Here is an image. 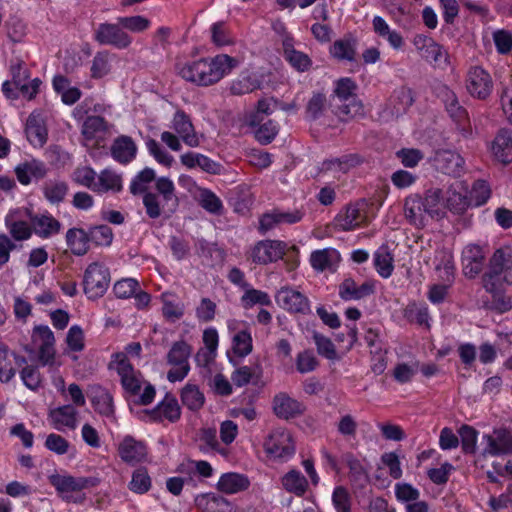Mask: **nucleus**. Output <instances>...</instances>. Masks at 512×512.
<instances>
[{
  "instance_id": "nucleus-1",
  "label": "nucleus",
  "mask_w": 512,
  "mask_h": 512,
  "mask_svg": "<svg viewBox=\"0 0 512 512\" xmlns=\"http://www.w3.org/2000/svg\"><path fill=\"white\" fill-rule=\"evenodd\" d=\"M237 65V60L229 55L220 54L214 58H201L178 67V74L186 81L198 86L217 83Z\"/></svg>"
},
{
  "instance_id": "nucleus-2",
  "label": "nucleus",
  "mask_w": 512,
  "mask_h": 512,
  "mask_svg": "<svg viewBox=\"0 0 512 512\" xmlns=\"http://www.w3.org/2000/svg\"><path fill=\"white\" fill-rule=\"evenodd\" d=\"M356 89L351 78H341L336 83L330 104L336 108L335 114L341 121L364 115L363 104L356 98Z\"/></svg>"
},
{
  "instance_id": "nucleus-3",
  "label": "nucleus",
  "mask_w": 512,
  "mask_h": 512,
  "mask_svg": "<svg viewBox=\"0 0 512 512\" xmlns=\"http://www.w3.org/2000/svg\"><path fill=\"white\" fill-rule=\"evenodd\" d=\"M110 281L109 269L103 264L93 262L84 272V293L92 300L100 298L107 291Z\"/></svg>"
},
{
  "instance_id": "nucleus-4",
  "label": "nucleus",
  "mask_w": 512,
  "mask_h": 512,
  "mask_svg": "<svg viewBox=\"0 0 512 512\" xmlns=\"http://www.w3.org/2000/svg\"><path fill=\"white\" fill-rule=\"evenodd\" d=\"M192 348L184 340L176 341L173 343L171 349L167 354V363L174 366L173 369L167 373V379L174 383L182 381L189 373V357Z\"/></svg>"
},
{
  "instance_id": "nucleus-5",
  "label": "nucleus",
  "mask_w": 512,
  "mask_h": 512,
  "mask_svg": "<svg viewBox=\"0 0 512 512\" xmlns=\"http://www.w3.org/2000/svg\"><path fill=\"white\" fill-rule=\"evenodd\" d=\"M445 109L456 125L457 131L464 139L473 136V130L467 110L460 105L456 94L447 87L442 90Z\"/></svg>"
},
{
  "instance_id": "nucleus-6",
  "label": "nucleus",
  "mask_w": 512,
  "mask_h": 512,
  "mask_svg": "<svg viewBox=\"0 0 512 512\" xmlns=\"http://www.w3.org/2000/svg\"><path fill=\"white\" fill-rule=\"evenodd\" d=\"M286 243L278 240L259 241L252 249V260L256 264L266 265L283 259L286 254Z\"/></svg>"
},
{
  "instance_id": "nucleus-7",
  "label": "nucleus",
  "mask_w": 512,
  "mask_h": 512,
  "mask_svg": "<svg viewBox=\"0 0 512 512\" xmlns=\"http://www.w3.org/2000/svg\"><path fill=\"white\" fill-rule=\"evenodd\" d=\"M32 342L39 345V361L42 365H52L55 356V337L47 325H36L32 332Z\"/></svg>"
},
{
  "instance_id": "nucleus-8",
  "label": "nucleus",
  "mask_w": 512,
  "mask_h": 512,
  "mask_svg": "<svg viewBox=\"0 0 512 512\" xmlns=\"http://www.w3.org/2000/svg\"><path fill=\"white\" fill-rule=\"evenodd\" d=\"M114 357L117 362L116 370L121 378V385L124 391L130 396H137L141 390V381L133 365L130 363L125 353H116ZM138 374L140 375L139 372Z\"/></svg>"
},
{
  "instance_id": "nucleus-9",
  "label": "nucleus",
  "mask_w": 512,
  "mask_h": 512,
  "mask_svg": "<svg viewBox=\"0 0 512 512\" xmlns=\"http://www.w3.org/2000/svg\"><path fill=\"white\" fill-rule=\"evenodd\" d=\"M264 449L274 458H286L295 453V444L288 431H275L266 439Z\"/></svg>"
},
{
  "instance_id": "nucleus-10",
  "label": "nucleus",
  "mask_w": 512,
  "mask_h": 512,
  "mask_svg": "<svg viewBox=\"0 0 512 512\" xmlns=\"http://www.w3.org/2000/svg\"><path fill=\"white\" fill-rule=\"evenodd\" d=\"M10 73L12 81H5L2 83V92L7 98L15 99L18 97V92L26 94L29 92V85L26 83L28 78V70L23 67V61L17 59L15 63L10 65Z\"/></svg>"
},
{
  "instance_id": "nucleus-11",
  "label": "nucleus",
  "mask_w": 512,
  "mask_h": 512,
  "mask_svg": "<svg viewBox=\"0 0 512 512\" xmlns=\"http://www.w3.org/2000/svg\"><path fill=\"white\" fill-rule=\"evenodd\" d=\"M487 446L484 448L483 456H501L512 454V433L505 429H495L492 435H484Z\"/></svg>"
},
{
  "instance_id": "nucleus-12",
  "label": "nucleus",
  "mask_w": 512,
  "mask_h": 512,
  "mask_svg": "<svg viewBox=\"0 0 512 512\" xmlns=\"http://www.w3.org/2000/svg\"><path fill=\"white\" fill-rule=\"evenodd\" d=\"M95 39L102 45H112L117 48H126L130 45L131 39L119 25L101 23L95 32Z\"/></svg>"
},
{
  "instance_id": "nucleus-13",
  "label": "nucleus",
  "mask_w": 512,
  "mask_h": 512,
  "mask_svg": "<svg viewBox=\"0 0 512 512\" xmlns=\"http://www.w3.org/2000/svg\"><path fill=\"white\" fill-rule=\"evenodd\" d=\"M492 87V79L484 69L474 67L469 71L467 90L471 96L485 100L491 94Z\"/></svg>"
},
{
  "instance_id": "nucleus-14",
  "label": "nucleus",
  "mask_w": 512,
  "mask_h": 512,
  "mask_svg": "<svg viewBox=\"0 0 512 512\" xmlns=\"http://www.w3.org/2000/svg\"><path fill=\"white\" fill-rule=\"evenodd\" d=\"M273 411L278 418L289 420L304 414L306 406L286 393H279L273 398Z\"/></svg>"
},
{
  "instance_id": "nucleus-15",
  "label": "nucleus",
  "mask_w": 512,
  "mask_h": 512,
  "mask_svg": "<svg viewBox=\"0 0 512 512\" xmlns=\"http://www.w3.org/2000/svg\"><path fill=\"white\" fill-rule=\"evenodd\" d=\"M486 255L477 244L466 246L462 252L463 273L468 278H475L483 269Z\"/></svg>"
},
{
  "instance_id": "nucleus-16",
  "label": "nucleus",
  "mask_w": 512,
  "mask_h": 512,
  "mask_svg": "<svg viewBox=\"0 0 512 512\" xmlns=\"http://www.w3.org/2000/svg\"><path fill=\"white\" fill-rule=\"evenodd\" d=\"M277 301L284 309L292 313L307 314L310 312L308 298L292 288H281L277 294Z\"/></svg>"
},
{
  "instance_id": "nucleus-17",
  "label": "nucleus",
  "mask_w": 512,
  "mask_h": 512,
  "mask_svg": "<svg viewBox=\"0 0 512 512\" xmlns=\"http://www.w3.org/2000/svg\"><path fill=\"white\" fill-rule=\"evenodd\" d=\"M375 293V282L365 281L357 286L355 280L351 277L345 278L339 285V296L344 301L360 300Z\"/></svg>"
},
{
  "instance_id": "nucleus-18",
  "label": "nucleus",
  "mask_w": 512,
  "mask_h": 512,
  "mask_svg": "<svg viewBox=\"0 0 512 512\" xmlns=\"http://www.w3.org/2000/svg\"><path fill=\"white\" fill-rule=\"evenodd\" d=\"M433 163L437 171L446 175L457 176L462 171L464 161L463 158L454 151L439 150L435 153Z\"/></svg>"
},
{
  "instance_id": "nucleus-19",
  "label": "nucleus",
  "mask_w": 512,
  "mask_h": 512,
  "mask_svg": "<svg viewBox=\"0 0 512 512\" xmlns=\"http://www.w3.org/2000/svg\"><path fill=\"white\" fill-rule=\"evenodd\" d=\"M283 55L286 61L298 72L304 73L311 69V58L294 48V39L292 36H285L282 41Z\"/></svg>"
},
{
  "instance_id": "nucleus-20",
  "label": "nucleus",
  "mask_w": 512,
  "mask_h": 512,
  "mask_svg": "<svg viewBox=\"0 0 512 512\" xmlns=\"http://www.w3.org/2000/svg\"><path fill=\"white\" fill-rule=\"evenodd\" d=\"M343 463L349 468V481L356 489L365 488L369 482V474L366 468L362 465L361 461L354 456L351 452H346L341 456Z\"/></svg>"
},
{
  "instance_id": "nucleus-21",
  "label": "nucleus",
  "mask_w": 512,
  "mask_h": 512,
  "mask_svg": "<svg viewBox=\"0 0 512 512\" xmlns=\"http://www.w3.org/2000/svg\"><path fill=\"white\" fill-rule=\"evenodd\" d=\"M153 421H161L162 418L170 422H176L181 417V408L175 396L167 393L165 398L152 410H146Z\"/></svg>"
},
{
  "instance_id": "nucleus-22",
  "label": "nucleus",
  "mask_w": 512,
  "mask_h": 512,
  "mask_svg": "<svg viewBox=\"0 0 512 512\" xmlns=\"http://www.w3.org/2000/svg\"><path fill=\"white\" fill-rule=\"evenodd\" d=\"M118 452L124 462L135 464L146 458L147 447L142 441L128 435L119 444Z\"/></svg>"
},
{
  "instance_id": "nucleus-23",
  "label": "nucleus",
  "mask_w": 512,
  "mask_h": 512,
  "mask_svg": "<svg viewBox=\"0 0 512 512\" xmlns=\"http://www.w3.org/2000/svg\"><path fill=\"white\" fill-rule=\"evenodd\" d=\"M25 133L28 141L34 146H43L47 141V128L42 115L32 112L26 121Z\"/></svg>"
},
{
  "instance_id": "nucleus-24",
  "label": "nucleus",
  "mask_w": 512,
  "mask_h": 512,
  "mask_svg": "<svg viewBox=\"0 0 512 512\" xmlns=\"http://www.w3.org/2000/svg\"><path fill=\"white\" fill-rule=\"evenodd\" d=\"M492 153L497 161L507 165L512 162V135L508 129H500L496 134L492 146Z\"/></svg>"
},
{
  "instance_id": "nucleus-25",
  "label": "nucleus",
  "mask_w": 512,
  "mask_h": 512,
  "mask_svg": "<svg viewBox=\"0 0 512 512\" xmlns=\"http://www.w3.org/2000/svg\"><path fill=\"white\" fill-rule=\"evenodd\" d=\"M173 129L188 146L197 147L199 145V140L191 119L183 110H178L175 113L173 118Z\"/></svg>"
},
{
  "instance_id": "nucleus-26",
  "label": "nucleus",
  "mask_w": 512,
  "mask_h": 512,
  "mask_svg": "<svg viewBox=\"0 0 512 512\" xmlns=\"http://www.w3.org/2000/svg\"><path fill=\"white\" fill-rule=\"evenodd\" d=\"M489 268L496 269L504 273L503 280L507 284H512V249L510 247H501L495 250L489 260Z\"/></svg>"
},
{
  "instance_id": "nucleus-27",
  "label": "nucleus",
  "mask_w": 512,
  "mask_h": 512,
  "mask_svg": "<svg viewBox=\"0 0 512 512\" xmlns=\"http://www.w3.org/2000/svg\"><path fill=\"white\" fill-rule=\"evenodd\" d=\"M50 483L60 492L81 491L88 486H94L95 482L92 478L63 476L59 474L49 477Z\"/></svg>"
},
{
  "instance_id": "nucleus-28",
  "label": "nucleus",
  "mask_w": 512,
  "mask_h": 512,
  "mask_svg": "<svg viewBox=\"0 0 512 512\" xmlns=\"http://www.w3.org/2000/svg\"><path fill=\"white\" fill-rule=\"evenodd\" d=\"M425 213L430 218L442 219L446 215L445 204L443 202V192L440 188H431L426 191L422 198Z\"/></svg>"
},
{
  "instance_id": "nucleus-29",
  "label": "nucleus",
  "mask_w": 512,
  "mask_h": 512,
  "mask_svg": "<svg viewBox=\"0 0 512 512\" xmlns=\"http://www.w3.org/2000/svg\"><path fill=\"white\" fill-rule=\"evenodd\" d=\"M77 411L72 405H64L50 410L49 417L57 430L62 427L75 429L77 425Z\"/></svg>"
},
{
  "instance_id": "nucleus-30",
  "label": "nucleus",
  "mask_w": 512,
  "mask_h": 512,
  "mask_svg": "<svg viewBox=\"0 0 512 512\" xmlns=\"http://www.w3.org/2000/svg\"><path fill=\"white\" fill-rule=\"evenodd\" d=\"M90 391L94 409L101 415H112L114 413L113 397L108 390L100 385H93Z\"/></svg>"
},
{
  "instance_id": "nucleus-31",
  "label": "nucleus",
  "mask_w": 512,
  "mask_h": 512,
  "mask_svg": "<svg viewBox=\"0 0 512 512\" xmlns=\"http://www.w3.org/2000/svg\"><path fill=\"white\" fill-rule=\"evenodd\" d=\"M136 151L137 147L129 136L117 137L111 146L113 158L123 164L130 162L135 157Z\"/></svg>"
},
{
  "instance_id": "nucleus-32",
  "label": "nucleus",
  "mask_w": 512,
  "mask_h": 512,
  "mask_svg": "<svg viewBox=\"0 0 512 512\" xmlns=\"http://www.w3.org/2000/svg\"><path fill=\"white\" fill-rule=\"evenodd\" d=\"M250 485L247 476L239 473L223 474L217 484L218 489L226 494H234L246 490Z\"/></svg>"
},
{
  "instance_id": "nucleus-33",
  "label": "nucleus",
  "mask_w": 512,
  "mask_h": 512,
  "mask_svg": "<svg viewBox=\"0 0 512 512\" xmlns=\"http://www.w3.org/2000/svg\"><path fill=\"white\" fill-rule=\"evenodd\" d=\"M30 221L35 234L42 238L57 234L61 229V223L51 215H35Z\"/></svg>"
},
{
  "instance_id": "nucleus-34",
  "label": "nucleus",
  "mask_w": 512,
  "mask_h": 512,
  "mask_svg": "<svg viewBox=\"0 0 512 512\" xmlns=\"http://www.w3.org/2000/svg\"><path fill=\"white\" fill-rule=\"evenodd\" d=\"M67 245L76 256H83L89 250L88 232L82 228H71L66 233Z\"/></svg>"
},
{
  "instance_id": "nucleus-35",
  "label": "nucleus",
  "mask_w": 512,
  "mask_h": 512,
  "mask_svg": "<svg viewBox=\"0 0 512 512\" xmlns=\"http://www.w3.org/2000/svg\"><path fill=\"white\" fill-rule=\"evenodd\" d=\"M180 398L182 404L189 409L190 411L197 412L199 411L204 403L205 397L204 394L200 391L199 387L195 384H186L180 393Z\"/></svg>"
},
{
  "instance_id": "nucleus-36",
  "label": "nucleus",
  "mask_w": 512,
  "mask_h": 512,
  "mask_svg": "<svg viewBox=\"0 0 512 512\" xmlns=\"http://www.w3.org/2000/svg\"><path fill=\"white\" fill-rule=\"evenodd\" d=\"M392 104L391 113L396 117L406 113L408 108L413 105L414 97L412 90L406 87H400L395 90L390 98Z\"/></svg>"
},
{
  "instance_id": "nucleus-37",
  "label": "nucleus",
  "mask_w": 512,
  "mask_h": 512,
  "mask_svg": "<svg viewBox=\"0 0 512 512\" xmlns=\"http://www.w3.org/2000/svg\"><path fill=\"white\" fill-rule=\"evenodd\" d=\"M422 197L415 194L406 198L404 203L405 216L414 225H423L426 215Z\"/></svg>"
},
{
  "instance_id": "nucleus-38",
  "label": "nucleus",
  "mask_w": 512,
  "mask_h": 512,
  "mask_svg": "<svg viewBox=\"0 0 512 512\" xmlns=\"http://www.w3.org/2000/svg\"><path fill=\"white\" fill-rule=\"evenodd\" d=\"M156 190L162 197L163 207L168 206L170 212H174L178 206V198L175 194L173 182L167 177H160L156 180Z\"/></svg>"
},
{
  "instance_id": "nucleus-39",
  "label": "nucleus",
  "mask_w": 512,
  "mask_h": 512,
  "mask_svg": "<svg viewBox=\"0 0 512 512\" xmlns=\"http://www.w3.org/2000/svg\"><path fill=\"white\" fill-rule=\"evenodd\" d=\"M470 206V200L467 196V191H457L456 189L448 190V197L446 199L445 209H449L455 214H463Z\"/></svg>"
},
{
  "instance_id": "nucleus-40",
  "label": "nucleus",
  "mask_w": 512,
  "mask_h": 512,
  "mask_svg": "<svg viewBox=\"0 0 512 512\" xmlns=\"http://www.w3.org/2000/svg\"><path fill=\"white\" fill-rule=\"evenodd\" d=\"M374 265L378 274L383 278L391 276L393 266V256L386 246H382L374 255Z\"/></svg>"
},
{
  "instance_id": "nucleus-41",
  "label": "nucleus",
  "mask_w": 512,
  "mask_h": 512,
  "mask_svg": "<svg viewBox=\"0 0 512 512\" xmlns=\"http://www.w3.org/2000/svg\"><path fill=\"white\" fill-rule=\"evenodd\" d=\"M360 210L354 206H348L345 215L335 218L334 225L338 230L350 231L359 226L361 222Z\"/></svg>"
},
{
  "instance_id": "nucleus-42",
  "label": "nucleus",
  "mask_w": 512,
  "mask_h": 512,
  "mask_svg": "<svg viewBox=\"0 0 512 512\" xmlns=\"http://www.w3.org/2000/svg\"><path fill=\"white\" fill-rule=\"evenodd\" d=\"M282 484L287 491L293 492L298 496H302L306 492L308 486L307 479L296 470L288 472L283 477Z\"/></svg>"
},
{
  "instance_id": "nucleus-43",
  "label": "nucleus",
  "mask_w": 512,
  "mask_h": 512,
  "mask_svg": "<svg viewBox=\"0 0 512 512\" xmlns=\"http://www.w3.org/2000/svg\"><path fill=\"white\" fill-rule=\"evenodd\" d=\"M68 184L64 181H49L43 186V193L51 204H59L68 193Z\"/></svg>"
},
{
  "instance_id": "nucleus-44",
  "label": "nucleus",
  "mask_w": 512,
  "mask_h": 512,
  "mask_svg": "<svg viewBox=\"0 0 512 512\" xmlns=\"http://www.w3.org/2000/svg\"><path fill=\"white\" fill-rule=\"evenodd\" d=\"M173 296L172 293L165 292L161 295L163 303L162 314L169 321H176L182 318L184 315V304L181 302L175 303L170 298Z\"/></svg>"
},
{
  "instance_id": "nucleus-45",
  "label": "nucleus",
  "mask_w": 512,
  "mask_h": 512,
  "mask_svg": "<svg viewBox=\"0 0 512 512\" xmlns=\"http://www.w3.org/2000/svg\"><path fill=\"white\" fill-rule=\"evenodd\" d=\"M89 241L96 246H110L113 241V231L105 224L91 226L88 230Z\"/></svg>"
},
{
  "instance_id": "nucleus-46",
  "label": "nucleus",
  "mask_w": 512,
  "mask_h": 512,
  "mask_svg": "<svg viewBox=\"0 0 512 512\" xmlns=\"http://www.w3.org/2000/svg\"><path fill=\"white\" fill-rule=\"evenodd\" d=\"M107 129L106 121L101 116H88L82 125V135L87 140L94 139L99 133Z\"/></svg>"
},
{
  "instance_id": "nucleus-47",
  "label": "nucleus",
  "mask_w": 512,
  "mask_h": 512,
  "mask_svg": "<svg viewBox=\"0 0 512 512\" xmlns=\"http://www.w3.org/2000/svg\"><path fill=\"white\" fill-rule=\"evenodd\" d=\"M121 189V177L109 170L102 171L99 175L98 183L94 184V190L102 192H107L109 190L119 192Z\"/></svg>"
},
{
  "instance_id": "nucleus-48",
  "label": "nucleus",
  "mask_w": 512,
  "mask_h": 512,
  "mask_svg": "<svg viewBox=\"0 0 512 512\" xmlns=\"http://www.w3.org/2000/svg\"><path fill=\"white\" fill-rule=\"evenodd\" d=\"M254 128V137L262 145L270 144L278 134V127L272 120L263 121Z\"/></svg>"
},
{
  "instance_id": "nucleus-49",
  "label": "nucleus",
  "mask_w": 512,
  "mask_h": 512,
  "mask_svg": "<svg viewBox=\"0 0 512 512\" xmlns=\"http://www.w3.org/2000/svg\"><path fill=\"white\" fill-rule=\"evenodd\" d=\"M151 488V478L146 468L141 467L132 474L129 489L137 494H144Z\"/></svg>"
},
{
  "instance_id": "nucleus-50",
  "label": "nucleus",
  "mask_w": 512,
  "mask_h": 512,
  "mask_svg": "<svg viewBox=\"0 0 512 512\" xmlns=\"http://www.w3.org/2000/svg\"><path fill=\"white\" fill-rule=\"evenodd\" d=\"M458 433L461 438L462 450L465 454H474L476 452V443L478 431L467 424L462 425Z\"/></svg>"
},
{
  "instance_id": "nucleus-51",
  "label": "nucleus",
  "mask_w": 512,
  "mask_h": 512,
  "mask_svg": "<svg viewBox=\"0 0 512 512\" xmlns=\"http://www.w3.org/2000/svg\"><path fill=\"white\" fill-rule=\"evenodd\" d=\"M504 273L488 267V271L482 276V284L487 292L503 291L505 280H503Z\"/></svg>"
},
{
  "instance_id": "nucleus-52",
  "label": "nucleus",
  "mask_w": 512,
  "mask_h": 512,
  "mask_svg": "<svg viewBox=\"0 0 512 512\" xmlns=\"http://www.w3.org/2000/svg\"><path fill=\"white\" fill-rule=\"evenodd\" d=\"M252 337L247 330L239 331L233 337V351L239 357H245L252 352Z\"/></svg>"
},
{
  "instance_id": "nucleus-53",
  "label": "nucleus",
  "mask_w": 512,
  "mask_h": 512,
  "mask_svg": "<svg viewBox=\"0 0 512 512\" xmlns=\"http://www.w3.org/2000/svg\"><path fill=\"white\" fill-rule=\"evenodd\" d=\"M331 53L339 60L354 61L356 55L355 42L349 40H337L332 46Z\"/></svg>"
},
{
  "instance_id": "nucleus-54",
  "label": "nucleus",
  "mask_w": 512,
  "mask_h": 512,
  "mask_svg": "<svg viewBox=\"0 0 512 512\" xmlns=\"http://www.w3.org/2000/svg\"><path fill=\"white\" fill-rule=\"evenodd\" d=\"M111 70L108 52H98L92 61V78H102Z\"/></svg>"
},
{
  "instance_id": "nucleus-55",
  "label": "nucleus",
  "mask_w": 512,
  "mask_h": 512,
  "mask_svg": "<svg viewBox=\"0 0 512 512\" xmlns=\"http://www.w3.org/2000/svg\"><path fill=\"white\" fill-rule=\"evenodd\" d=\"M313 339H314L316 347H317V352L321 356H323L329 360H334L337 358L335 346H334L333 342L330 340V338L325 337L318 332H314Z\"/></svg>"
},
{
  "instance_id": "nucleus-56",
  "label": "nucleus",
  "mask_w": 512,
  "mask_h": 512,
  "mask_svg": "<svg viewBox=\"0 0 512 512\" xmlns=\"http://www.w3.org/2000/svg\"><path fill=\"white\" fill-rule=\"evenodd\" d=\"M241 300L245 308L252 307L255 304L264 306H269L271 304L270 297L266 292L253 288L247 289Z\"/></svg>"
},
{
  "instance_id": "nucleus-57",
  "label": "nucleus",
  "mask_w": 512,
  "mask_h": 512,
  "mask_svg": "<svg viewBox=\"0 0 512 512\" xmlns=\"http://www.w3.org/2000/svg\"><path fill=\"white\" fill-rule=\"evenodd\" d=\"M396 157L407 168H413L423 159V152L416 148H402L396 152Z\"/></svg>"
},
{
  "instance_id": "nucleus-58",
  "label": "nucleus",
  "mask_w": 512,
  "mask_h": 512,
  "mask_svg": "<svg viewBox=\"0 0 512 512\" xmlns=\"http://www.w3.org/2000/svg\"><path fill=\"white\" fill-rule=\"evenodd\" d=\"M327 99L323 93H315L307 103L306 111L313 120L318 119L326 107Z\"/></svg>"
},
{
  "instance_id": "nucleus-59",
  "label": "nucleus",
  "mask_w": 512,
  "mask_h": 512,
  "mask_svg": "<svg viewBox=\"0 0 512 512\" xmlns=\"http://www.w3.org/2000/svg\"><path fill=\"white\" fill-rule=\"evenodd\" d=\"M318 366V360L311 350H305L297 355L296 368L304 374L311 372Z\"/></svg>"
},
{
  "instance_id": "nucleus-60",
  "label": "nucleus",
  "mask_w": 512,
  "mask_h": 512,
  "mask_svg": "<svg viewBox=\"0 0 512 512\" xmlns=\"http://www.w3.org/2000/svg\"><path fill=\"white\" fill-rule=\"evenodd\" d=\"M7 37L13 42H21L25 36L26 27L21 19L17 17L10 18L6 23Z\"/></svg>"
},
{
  "instance_id": "nucleus-61",
  "label": "nucleus",
  "mask_w": 512,
  "mask_h": 512,
  "mask_svg": "<svg viewBox=\"0 0 512 512\" xmlns=\"http://www.w3.org/2000/svg\"><path fill=\"white\" fill-rule=\"evenodd\" d=\"M138 282L135 279L132 278H126L119 280L115 283L113 287L114 294L116 297L125 299L131 297L133 294H135L137 288H138Z\"/></svg>"
},
{
  "instance_id": "nucleus-62",
  "label": "nucleus",
  "mask_w": 512,
  "mask_h": 512,
  "mask_svg": "<svg viewBox=\"0 0 512 512\" xmlns=\"http://www.w3.org/2000/svg\"><path fill=\"white\" fill-rule=\"evenodd\" d=\"M272 113L268 100L261 99L257 103V109L255 112L248 116L247 124L250 127H256L265 120V117Z\"/></svg>"
},
{
  "instance_id": "nucleus-63",
  "label": "nucleus",
  "mask_w": 512,
  "mask_h": 512,
  "mask_svg": "<svg viewBox=\"0 0 512 512\" xmlns=\"http://www.w3.org/2000/svg\"><path fill=\"white\" fill-rule=\"evenodd\" d=\"M66 343L71 351L80 352L84 349V334L80 326L70 327L66 336Z\"/></svg>"
},
{
  "instance_id": "nucleus-64",
  "label": "nucleus",
  "mask_w": 512,
  "mask_h": 512,
  "mask_svg": "<svg viewBox=\"0 0 512 512\" xmlns=\"http://www.w3.org/2000/svg\"><path fill=\"white\" fill-rule=\"evenodd\" d=\"M332 501L337 512H350V496L345 487L337 486L334 489Z\"/></svg>"
}]
</instances>
